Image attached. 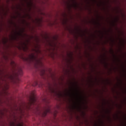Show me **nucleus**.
<instances>
[{"label": "nucleus", "instance_id": "obj_1", "mask_svg": "<svg viewBox=\"0 0 126 126\" xmlns=\"http://www.w3.org/2000/svg\"><path fill=\"white\" fill-rule=\"evenodd\" d=\"M36 96H35V94L32 92L29 97V104L30 105H35L36 103Z\"/></svg>", "mask_w": 126, "mask_h": 126}, {"label": "nucleus", "instance_id": "obj_2", "mask_svg": "<svg viewBox=\"0 0 126 126\" xmlns=\"http://www.w3.org/2000/svg\"><path fill=\"white\" fill-rule=\"evenodd\" d=\"M51 109L48 108L47 109H45V110L43 112V117H46V116H47V114L48 113L51 114Z\"/></svg>", "mask_w": 126, "mask_h": 126}, {"label": "nucleus", "instance_id": "obj_3", "mask_svg": "<svg viewBox=\"0 0 126 126\" xmlns=\"http://www.w3.org/2000/svg\"><path fill=\"white\" fill-rule=\"evenodd\" d=\"M11 126H23V125L20 124H15L14 122L11 123Z\"/></svg>", "mask_w": 126, "mask_h": 126}, {"label": "nucleus", "instance_id": "obj_4", "mask_svg": "<svg viewBox=\"0 0 126 126\" xmlns=\"http://www.w3.org/2000/svg\"><path fill=\"white\" fill-rule=\"evenodd\" d=\"M50 90L51 91V93H53V94H56L57 93L56 92V90H55V89H51Z\"/></svg>", "mask_w": 126, "mask_h": 126}, {"label": "nucleus", "instance_id": "obj_5", "mask_svg": "<svg viewBox=\"0 0 126 126\" xmlns=\"http://www.w3.org/2000/svg\"><path fill=\"white\" fill-rule=\"evenodd\" d=\"M38 85V82L37 81H35L34 83L33 84L32 86H37Z\"/></svg>", "mask_w": 126, "mask_h": 126}, {"label": "nucleus", "instance_id": "obj_6", "mask_svg": "<svg viewBox=\"0 0 126 126\" xmlns=\"http://www.w3.org/2000/svg\"><path fill=\"white\" fill-rule=\"evenodd\" d=\"M11 63L13 66H14V65H16L15 63H14V62L13 61H12Z\"/></svg>", "mask_w": 126, "mask_h": 126}, {"label": "nucleus", "instance_id": "obj_7", "mask_svg": "<svg viewBox=\"0 0 126 126\" xmlns=\"http://www.w3.org/2000/svg\"><path fill=\"white\" fill-rule=\"evenodd\" d=\"M20 110L21 112H22V109L21 108V107H20Z\"/></svg>", "mask_w": 126, "mask_h": 126}, {"label": "nucleus", "instance_id": "obj_8", "mask_svg": "<svg viewBox=\"0 0 126 126\" xmlns=\"http://www.w3.org/2000/svg\"><path fill=\"white\" fill-rule=\"evenodd\" d=\"M38 53H41V51H40V50L38 51Z\"/></svg>", "mask_w": 126, "mask_h": 126}, {"label": "nucleus", "instance_id": "obj_9", "mask_svg": "<svg viewBox=\"0 0 126 126\" xmlns=\"http://www.w3.org/2000/svg\"><path fill=\"white\" fill-rule=\"evenodd\" d=\"M14 39H16V37H14Z\"/></svg>", "mask_w": 126, "mask_h": 126}, {"label": "nucleus", "instance_id": "obj_10", "mask_svg": "<svg viewBox=\"0 0 126 126\" xmlns=\"http://www.w3.org/2000/svg\"><path fill=\"white\" fill-rule=\"evenodd\" d=\"M32 58H34V56H32Z\"/></svg>", "mask_w": 126, "mask_h": 126}]
</instances>
